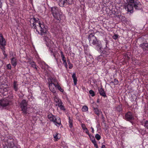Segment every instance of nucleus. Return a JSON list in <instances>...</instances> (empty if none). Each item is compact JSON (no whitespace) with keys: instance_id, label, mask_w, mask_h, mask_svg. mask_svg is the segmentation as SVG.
I'll return each mask as SVG.
<instances>
[{"instance_id":"f257e3e1","label":"nucleus","mask_w":148,"mask_h":148,"mask_svg":"<svg viewBox=\"0 0 148 148\" xmlns=\"http://www.w3.org/2000/svg\"><path fill=\"white\" fill-rule=\"evenodd\" d=\"M30 22L31 25L32 24V27L35 29L38 34L42 36L44 35V40L46 42V45L49 48V50L51 55L55 57V55L53 51V49L51 48L53 42L49 39V34L47 32V26L43 22H41L38 18L33 17L31 18Z\"/></svg>"},{"instance_id":"f03ea898","label":"nucleus","mask_w":148,"mask_h":148,"mask_svg":"<svg viewBox=\"0 0 148 148\" xmlns=\"http://www.w3.org/2000/svg\"><path fill=\"white\" fill-rule=\"evenodd\" d=\"M88 39L90 45H95L98 51L101 53L103 52L102 50V47L101 42L100 40H97L95 36L94 33L90 34L88 36Z\"/></svg>"},{"instance_id":"7ed1b4c3","label":"nucleus","mask_w":148,"mask_h":148,"mask_svg":"<svg viewBox=\"0 0 148 148\" xmlns=\"http://www.w3.org/2000/svg\"><path fill=\"white\" fill-rule=\"evenodd\" d=\"M51 11L54 18L60 21L62 15L60 9L56 6L53 7L51 8Z\"/></svg>"},{"instance_id":"20e7f679","label":"nucleus","mask_w":148,"mask_h":148,"mask_svg":"<svg viewBox=\"0 0 148 148\" xmlns=\"http://www.w3.org/2000/svg\"><path fill=\"white\" fill-rule=\"evenodd\" d=\"M47 118L49 121L53 122L58 127L61 125V120L60 118H57L51 114H49L47 116Z\"/></svg>"},{"instance_id":"39448f33","label":"nucleus","mask_w":148,"mask_h":148,"mask_svg":"<svg viewBox=\"0 0 148 148\" xmlns=\"http://www.w3.org/2000/svg\"><path fill=\"white\" fill-rule=\"evenodd\" d=\"M27 102L25 99L23 100L20 104L22 113L25 115L27 114L28 113L27 111Z\"/></svg>"},{"instance_id":"423d86ee","label":"nucleus","mask_w":148,"mask_h":148,"mask_svg":"<svg viewBox=\"0 0 148 148\" xmlns=\"http://www.w3.org/2000/svg\"><path fill=\"white\" fill-rule=\"evenodd\" d=\"M6 45V42L2 34L0 33V48L3 49Z\"/></svg>"},{"instance_id":"0eeeda50","label":"nucleus","mask_w":148,"mask_h":148,"mask_svg":"<svg viewBox=\"0 0 148 148\" xmlns=\"http://www.w3.org/2000/svg\"><path fill=\"white\" fill-rule=\"evenodd\" d=\"M125 9L130 13L133 12L134 6L132 4L126 3L124 5Z\"/></svg>"},{"instance_id":"6e6552de","label":"nucleus","mask_w":148,"mask_h":148,"mask_svg":"<svg viewBox=\"0 0 148 148\" xmlns=\"http://www.w3.org/2000/svg\"><path fill=\"white\" fill-rule=\"evenodd\" d=\"M10 101L7 99L0 100V107H6L9 104Z\"/></svg>"},{"instance_id":"1a4fd4ad","label":"nucleus","mask_w":148,"mask_h":148,"mask_svg":"<svg viewBox=\"0 0 148 148\" xmlns=\"http://www.w3.org/2000/svg\"><path fill=\"white\" fill-rule=\"evenodd\" d=\"M134 7L137 10L140 9L142 7L141 4L138 0H136L133 4Z\"/></svg>"},{"instance_id":"9d476101","label":"nucleus","mask_w":148,"mask_h":148,"mask_svg":"<svg viewBox=\"0 0 148 148\" xmlns=\"http://www.w3.org/2000/svg\"><path fill=\"white\" fill-rule=\"evenodd\" d=\"M125 119L126 120L130 121L134 119V116L132 113L129 112L125 115Z\"/></svg>"},{"instance_id":"9b49d317","label":"nucleus","mask_w":148,"mask_h":148,"mask_svg":"<svg viewBox=\"0 0 148 148\" xmlns=\"http://www.w3.org/2000/svg\"><path fill=\"white\" fill-rule=\"evenodd\" d=\"M14 141L13 138L11 136L7 140L8 146L11 148L14 147Z\"/></svg>"},{"instance_id":"f8f14e48","label":"nucleus","mask_w":148,"mask_h":148,"mask_svg":"<svg viewBox=\"0 0 148 148\" xmlns=\"http://www.w3.org/2000/svg\"><path fill=\"white\" fill-rule=\"evenodd\" d=\"M56 84H54L53 83H49V88L50 90L53 93H55L56 92V90L55 88H56L55 85Z\"/></svg>"},{"instance_id":"ddd939ff","label":"nucleus","mask_w":148,"mask_h":148,"mask_svg":"<svg viewBox=\"0 0 148 148\" xmlns=\"http://www.w3.org/2000/svg\"><path fill=\"white\" fill-rule=\"evenodd\" d=\"M139 46L142 48L143 51H148V43H143L140 44Z\"/></svg>"},{"instance_id":"4468645a","label":"nucleus","mask_w":148,"mask_h":148,"mask_svg":"<svg viewBox=\"0 0 148 148\" xmlns=\"http://www.w3.org/2000/svg\"><path fill=\"white\" fill-rule=\"evenodd\" d=\"M54 101L57 103L56 106H58L59 104L62 103V102L59 98L56 96H55L54 97Z\"/></svg>"},{"instance_id":"2eb2a0df","label":"nucleus","mask_w":148,"mask_h":148,"mask_svg":"<svg viewBox=\"0 0 148 148\" xmlns=\"http://www.w3.org/2000/svg\"><path fill=\"white\" fill-rule=\"evenodd\" d=\"M99 92L100 95L102 96L105 97H106V95L104 89L101 88H98Z\"/></svg>"},{"instance_id":"dca6fc26","label":"nucleus","mask_w":148,"mask_h":148,"mask_svg":"<svg viewBox=\"0 0 148 148\" xmlns=\"http://www.w3.org/2000/svg\"><path fill=\"white\" fill-rule=\"evenodd\" d=\"M69 127L71 129V131L73 132L74 131V129H72L73 127V120L71 119V118L69 117Z\"/></svg>"},{"instance_id":"f3484780","label":"nucleus","mask_w":148,"mask_h":148,"mask_svg":"<svg viewBox=\"0 0 148 148\" xmlns=\"http://www.w3.org/2000/svg\"><path fill=\"white\" fill-rule=\"evenodd\" d=\"M17 60L14 58H13L11 59V62L12 66L15 67L17 64Z\"/></svg>"},{"instance_id":"a211bd4d","label":"nucleus","mask_w":148,"mask_h":148,"mask_svg":"<svg viewBox=\"0 0 148 148\" xmlns=\"http://www.w3.org/2000/svg\"><path fill=\"white\" fill-rule=\"evenodd\" d=\"M18 84L17 83V82L14 81L13 83V87L15 91H17L18 90Z\"/></svg>"},{"instance_id":"6ab92c4d","label":"nucleus","mask_w":148,"mask_h":148,"mask_svg":"<svg viewBox=\"0 0 148 148\" xmlns=\"http://www.w3.org/2000/svg\"><path fill=\"white\" fill-rule=\"evenodd\" d=\"M72 77L73 78V80L74 83L75 85H76L77 84V79L76 77V74L75 73H73Z\"/></svg>"},{"instance_id":"aec40b11","label":"nucleus","mask_w":148,"mask_h":148,"mask_svg":"<svg viewBox=\"0 0 148 148\" xmlns=\"http://www.w3.org/2000/svg\"><path fill=\"white\" fill-rule=\"evenodd\" d=\"M54 140L55 141H57L60 138V135L58 133H56L53 135Z\"/></svg>"},{"instance_id":"412c9836","label":"nucleus","mask_w":148,"mask_h":148,"mask_svg":"<svg viewBox=\"0 0 148 148\" xmlns=\"http://www.w3.org/2000/svg\"><path fill=\"white\" fill-rule=\"evenodd\" d=\"M51 81L49 82V83H53L54 84L58 83L57 79L55 78H50Z\"/></svg>"},{"instance_id":"4be33fe9","label":"nucleus","mask_w":148,"mask_h":148,"mask_svg":"<svg viewBox=\"0 0 148 148\" xmlns=\"http://www.w3.org/2000/svg\"><path fill=\"white\" fill-rule=\"evenodd\" d=\"M29 63L31 64V66L34 69L37 70V66L36 64V63L34 62H29Z\"/></svg>"},{"instance_id":"5701e85b","label":"nucleus","mask_w":148,"mask_h":148,"mask_svg":"<svg viewBox=\"0 0 148 148\" xmlns=\"http://www.w3.org/2000/svg\"><path fill=\"white\" fill-rule=\"evenodd\" d=\"M60 1L58 3L60 7H63L64 5L66 6L64 0H59Z\"/></svg>"},{"instance_id":"b1692460","label":"nucleus","mask_w":148,"mask_h":148,"mask_svg":"<svg viewBox=\"0 0 148 148\" xmlns=\"http://www.w3.org/2000/svg\"><path fill=\"white\" fill-rule=\"evenodd\" d=\"M58 106L59 107L60 110H63L64 111H65L66 110L65 108L63 105V103H60V104H59V105H58Z\"/></svg>"},{"instance_id":"393cba45","label":"nucleus","mask_w":148,"mask_h":148,"mask_svg":"<svg viewBox=\"0 0 148 148\" xmlns=\"http://www.w3.org/2000/svg\"><path fill=\"white\" fill-rule=\"evenodd\" d=\"M56 88H57L59 90L60 92H64V90L61 88V87L59 86L58 83L56 84L55 85Z\"/></svg>"},{"instance_id":"a878e982","label":"nucleus","mask_w":148,"mask_h":148,"mask_svg":"<svg viewBox=\"0 0 148 148\" xmlns=\"http://www.w3.org/2000/svg\"><path fill=\"white\" fill-rule=\"evenodd\" d=\"M93 109L94 110V112L98 116H99L100 112H101L99 111V110L97 108H93Z\"/></svg>"},{"instance_id":"bb28decb","label":"nucleus","mask_w":148,"mask_h":148,"mask_svg":"<svg viewBox=\"0 0 148 148\" xmlns=\"http://www.w3.org/2000/svg\"><path fill=\"white\" fill-rule=\"evenodd\" d=\"M72 0H64L66 6L67 5H69L72 4Z\"/></svg>"},{"instance_id":"cd10ccee","label":"nucleus","mask_w":148,"mask_h":148,"mask_svg":"<svg viewBox=\"0 0 148 148\" xmlns=\"http://www.w3.org/2000/svg\"><path fill=\"white\" fill-rule=\"evenodd\" d=\"M92 142L94 144V146L96 148H98V146L94 138H93V140H92Z\"/></svg>"},{"instance_id":"c85d7f7f","label":"nucleus","mask_w":148,"mask_h":148,"mask_svg":"<svg viewBox=\"0 0 148 148\" xmlns=\"http://www.w3.org/2000/svg\"><path fill=\"white\" fill-rule=\"evenodd\" d=\"M88 108L86 106H84L82 109V111L84 112H86L88 110Z\"/></svg>"},{"instance_id":"c756f323","label":"nucleus","mask_w":148,"mask_h":148,"mask_svg":"<svg viewBox=\"0 0 148 148\" xmlns=\"http://www.w3.org/2000/svg\"><path fill=\"white\" fill-rule=\"evenodd\" d=\"M103 57L102 55H100L98 56L97 58V60L98 61H101L103 59Z\"/></svg>"},{"instance_id":"7c9ffc66","label":"nucleus","mask_w":148,"mask_h":148,"mask_svg":"<svg viewBox=\"0 0 148 148\" xmlns=\"http://www.w3.org/2000/svg\"><path fill=\"white\" fill-rule=\"evenodd\" d=\"M127 3H126L133 4L135 2L136 0H126Z\"/></svg>"},{"instance_id":"2f4dec72","label":"nucleus","mask_w":148,"mask_h":148,"mask_svg":"<svg viewBox=\"0 0 148 148\" xmlns=\"http://www.w3.org/2000/svg\"><path fill=\"white\" fill-rule=\"evenodd\" d=\"M89 93L92 97H93L95 95L94 92L92 90H89Z\"/></svg>"},{"instance_id":"473e14b6","label":"nucleus","mask_w":148,"mask_h":148,"mask_svg":"<svg viewBox=\"0 0 148 148\" xmlns=\"http://www.w3.org/2000/svg\"><path fill=\"white\" fill-rule=\"evenodd\" d=\"M121 106V105H119L116 108V110L119 112H120L122 110Z\"/></svg>"},{"instance_id":"72a5a7b5","label":"nucleus","mask_w":148,"mask_h":148,"mask_svg":"<svg viewBox=\"0 0 148 148\" xmlns=\"http://www.w3.org/2000/svg\"><path fill=\"white\" fill-rule=\"evenodd\" d=\"M95 137L97 140H99L101 138V136L98 134H97L95 135Z\"/></svg>"},{"instance_id":"f704fd0d","label":"nucleus","mask_w":148,"mask_h":148,"mask_svg":"<svg viewBox=\"0 0 148 148\" xmlns=\"http://www.w3.org/2000/svg\"><path fill=\"white\" fill-rule=\"evenodd\" d=\"M84 130L85 131V133L90 136V135L89 134L88 130L87 128H85V129H84Z\"/></svg>"},{"instance_id":"c9c22d12","label":"nucleus","mask_w":148,"mask_h":148,"mask_svg":"<svg viewBox=\"0 0 148 148\" xmlns=\"http://www.w3.org/2000/svg\"><path fill=\"white\" fill-rule=\"evenodd\" d=\"M6 67L8 69H11V64H7L6 66Z\"/></svg>"},{"instance_id":"e433bc0d","label":"nucleus","mask_w":148,"mask_h":148,"mask_svg":"<svg viewBox=\"0 0 148 148\" xmlns=\"http://www.w3.org/2000/svg\"><path fill=\"white\" fill-rule=\"evenodd\" d=\"M118 37V35L116 34H115L112 36V38L114 40H116Z\"/></svg>"},{"instance_id":"4c0bfd02","label":"nucleus","mask_w":148,"mask_h":148,"mask_svg":"<svg viewBox=\"0 0 148 148\" xmlns=\"http://www.w3.org/2000/svg\"><path fill=\"white\" fill-rule=\"evenodd\" d=\"M5 47H4V48L3 49H1L2 50V52L3 53L4 56H5V57H6L7 55L5 53Z\"/></svg>"},{"instance_id":"58836bf2","label":"nucleus","mask_w":148,"mask_h":148,"mask_svg":"<svg viewBox=\"0 0 148 148\" xmlns=\"http://www.w3.org/2000/svg\"><path fill=\"white\" fill-rule=\"evenodd\" d=\"M108 41L107 40H106V47L104 48L105 49H107L108 48V47L107 46V45L108 44Z\"/></svg>"},{"instance_id":"ea45409f","label":"nucleus","mask_w":148,"mask_h":148,"mask_svg":"<svg viewBox=\"0 0 148 148\" xmlns=\"http://www.w3.org/2000/svg\"><path fill=\"white\" fill-rule=\"evenodd\" d=\"M125 57L126 59L128 60H129L130 58L128 56L127 54L125 55Z\"/></svg>"},{"instance_id":"a19ab883","label":"nucleus","mask_w":148,"mask_h":148,"mask_svg":"<svg viewBox=\"0 0 148 148\" xmlns=\"http://www.w3.org/2000/svg\"><path fill=\"white\" fill-rule=\"evenodd\" d=\"M114 82L115 84H117L119 83V81L117 79H114Z\"/></svg>"},{"instance_id":"79ce46f5","label":"nucleus","mask_w":148,"mask_h":148,"mask_svg":"<svg viewBox=\"0 0 148 148\" xmlns=\"http://www.w3.org/2000/svg\"><path fill=\"white\" fill-rule=\"evenodd\" d=\"M63 64L64 65V66H65V67H66V69H67V64L66 61V62L64 61V62L63 63Z\"/></svg>"},{"instance_id":"37998d69","label":"nucleus","mask_w":148,"mask_h":148,"mask_svg":"<svg viewBox=\"0 0 148 148\" xmlns=\"http://www.w3.org/2000/svg\"><path fill=\"white\" fill-rule=\"evenodd\" d=\"M60 54H61V57L62 58L63 57L64 58V54H63V52L62 51H60Z\"/></svg>"},{"instance_id":"c03bdc74","label":"nucleus","mask_w":148,"mask_h":148,"mask_svg":"<svg viewBox=\"0 0 148 148\" xmlns=\"http://www.w3.org/2000/svg\"><path fill=\"white\" fill-rule=\"evenodd\" d=\"M82 129L84 130V129H85V128H86L85 125L84 124H82Z\"/></svg>"},{"instance_id":"a18cd8bd","label":"nucleus","mask_w":148,"mask_h":148,"mask_svg":"<svg viewBox=\"0 0 148 148\" xmlns=\"http://www.w3.org/2000/svg\"><path fill=\"white\" fill-rule=\"evenodd\" d=\"M2 6V3L1 1V0H0V11H1V7Z\"/></svg>"},{"instance_id":"49530a36","label":"nucleus","mask_w":148,"mask_h":148,"mask_svg":"<svg viewBox=\"0 0 148 148\" xmlns=\"http://www.w3.org/2000/svg\"><path fill=\"white\" fill-rule=\"evenodd\" d=\"M69 69H71L73 68V65L72 64H70V65H69Z\"/></svg>"},{"instance_id":"de8ad7c7","label":"nucleus","mask_w":148,"mask_h":148,"mask_svg":"<svg viewBox=\"0 0 148 148\" xmlns=\"http://www.w3.org/2000/svg\"><path fill=\"white\" fill-rule=\"evenodd\" d=\"M62 58V60L63 61V62H64V61H65V62L66 61V60H65V57H64V58L63 57Z\"/></svg>"},{"instance_id":"09e8293b","label":"nucleus","mask_w":148,"mask_h":148,"mask_svg":"<svg viewBox=\"0 0 148 148\" xmlns=\"http://www.w3.org/2000/svg\"><path fill=\"white\" fill-rule=\"evenodd\" d=\"M90 128L92 130V131H91L92 132V133H94V130L93 128L92 127H91Z\"/></svg>"},{"instance_id":"8fccbe9b","label":"nucleus","mask_w":148,"mask_h":148,"mask_svg":"<svg viewBox=\"0 0 148 148\" xmlns=\"http://www.w3.org/2000/svg\"><path fill=\"white\" fill-rule=\"evenodd\" d=\"M101 148H106L105 145H102Z\"/></svg>"},{"instance_id":"3c124183","label":"nucleus","mask_w":148,"mask_h":148,"mask_svg":"<svg viewBox=\"0 0 148 148\" xmlns=\"http://www.w3.org/2000/svg\"><path fill=\"white\" fill-rule=\"evenodd\" d=\"M67 62L69 65L71 64L69 60H68Z\"/></svg>"},{"instance_id":"603ef678","label":"nucleus","mask_w":148,"mask_h":148,"mask_svg":"<svg viewBox=\"0 0 148 148\" xmlns=\"http://www.w3.org/2000/svg\"><path fill=\"white\" fill-rule=\"evenodd\" d=\"M101 117H102V118L103 119H104V116H103V115L102 114V116H101Z\"/></svg>"},{"instance_id":"864d4df0","label":"nucleus","mask_w":148,"mask_h":148,"mask_svg":"<svg viewBox=\"0 0 148 148\" xmlns=\"http://www.w3.org/2000/svg\"><path fill=\"white\" fill-rule=\"evenodd\" d=\"M93 140V138L91 140Z\"/></svg>"}]
</instances>
